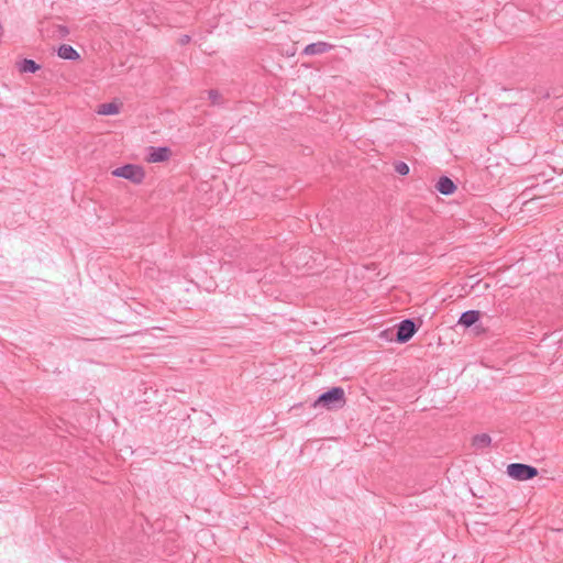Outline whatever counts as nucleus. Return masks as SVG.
I'll return each mask as SVG.
<instances>
[{
    "label": "nucleus",
    "instance_id": "1",
    "mask_svg": "<svg viewBox=\"0 0 563 563\" xmlns=\"http://www.w3.org/2000/svg\"><path fill=\"white\" fill-rule=\"evenodd\" d=\"M345 404V394L342 387H332L322 393L312 404L313 408L338 409Z\"/></svg>",
    "mask_w": 563,
    "mask_h": 563
},
{
    "label": "nucleus",
    "instance_id": "2",
    "mask_svg": "<svg viewBox=\"0 0 563 563\" xmlns=\"http://www.w3.org/2000/svg\"><path fill=\"white\" fill-rule=\"evenodd\" d=\"M420 324V320L404 319L396 325L394 340L400 344L407 343L418 332Z\"/></svg>",
    "mask_w": 563,
    "mask_h": 563
},
{
    "label": "nucleus",
    "instance_id": "3",
    "mask_svg": "<svg viewBox=\"0 0 563 563\" xmlns=\"http://www.w3.org/2000/svg\"><path fill=\"white\" fill-rule=\"evenodd\" d=\"M114 177H121L133 184H142L145 178V172L142 166L135 164H125L112 170Z\"/></svg>",
    "mask_w": 563,
    "mask_h": 563
},
{
    "label": "nucleus",
    "instance_id": "4",
    "mask_svg": "<svg viewBox=\"0 0 563 563\" xmlns=\"http://www.w3.org/2000/svg\"><path fill=\"white\" fill-rule=\"evenodd\" d=\"M538 474V468L529 464L511 463L507 466V475L516 481H529Z\"/></svg>",
    "mask_w": 563,
    "mask_h": 563
},
{
    "label": "nucleus",
    "instance_id": "5",
    "mask_svg": "<svg viewBox=\"0 0 563 563\" xmlns=\"http://www.w3.org/2000/svg\"><path fill=\"white\" fill-rule=\"evenodd\" d=\"M148 151H150V153L147 156V161L150 163L165 162L169 158V156L172 154L170 148L167 146H158V147L151 146L148 148Z\"/></svg>",
    "mask_w": 563,
    "mask_h": 563
},
{
    "label": "nucleus",
    "instance_id": "6",
    "mask_svg": "<svg viewBox=\"0 0 563 563\" xmlns=\"http://www.w3.org/2000/svg\"><path fill=\"white\" fill-rule=\"evenodd\" d=\"M479 318L481 311L467 310L460 316L457 324L463 325L464 328H471L473 325H476V323L479 321Z\"/></svg>",
    "mask_w": 563,
    "mask_h": 563
},
{
    "label": "nucleus",
    "instance_id": "7",
    "mask_svg": "<svg viewBox=\"0 0 563 563\" xmlns=\"http://www.w3.org/2000/svg\"><path fill=\"white\" fill-rule=\"evenodd\" d=\"M435 188L440 194L450 196L455 192L457 187L450 177L441 176L435 185Z\"/></svg>",
    "mask_w": 563,
    "mask_h": 563
},
{
    "label": "nucleus",
    "instance_id": "8",
    "mask_svg": "<svg viewBox=\"0 0 563 563\" xmlns=\"http://www.w3.org/2000/svg\"><path fill=\"white\" fill-rule=\"evenodd\" d=\"M333 48V45L327 42H316L307 45L303 49L306 55H320Z\"/></svg>",
    "mask_w": 563,
    "mask_h": 563
},
{
    "label": "nucleus",
    "instance_id": "9",
    "mask_svg": "<svg viewBox=\"0 0 563 563\" xmlns=\"http://www.w3.org/2000/svg\"><path fill=\"white\" fill-rule=\"evenodd\" d=\"M57 55L67 60H77L80 58L79 53L68 44H62L57 49Z\"/></svg>",
    "mask_w": 563,
    "mask_h": 563
},
{
    "label": "nucleus",
    "instance_id": "10",
    "mask_svg": "<svg viewBox=\"0 0 563 563\" xmlns=\"http://www.w3.org/2000/svg\"><path fill=\"white\" fill-rule=\"evenodd\" d=\"M18 67L21 73L34 74L41 68V65L33 59L24 58L18 64Z\"/></svg>",
    "mask_w": 563,
    "mask_h": 563
},
{
    "label": "nucleus",
    "instance_id": "11",
    "mask_svg": "<svg viewBox=\"0 0 563 563\" xmlns=\"http://www.w3.org/2000/svg\"><path fill=\"white\" fill-rule=\"evenodd\" d=\"M492 443V438L487 433H481L473 437L472 445L475 449H485Z\"/></svg>",
    "mask_w": 563,
    "mask_h": 563
},
{
    "label": "nucleus",
    "instance_id": "12",
    "mask_svg": "<svg viewBox=\"0 0 563 563\" xmlns=\"http://www.w3.org/2000/svg\"><path fill=\"white\" fill-rule=\"evenodd\" d=\"M120 111V108L114 102H107L99 106L98 113L102 115H113L118 114Z\"/></svg>",
    "mask_w": 563,
    "mask_h": 563
},
{
    "label": "nucleus",
    "instance_id": "13",
    "mask_svg": "<svg viewBox=\"0 0 563 563\" xmlns=\"http://www.w3.org/2000/svg\"><path fill=\"white\" fill-rule=\"evenodd\" d=\"M395 170L399 174V175H407L409 173V166L405 163V162H396L395 163Z\"/></svg>",
    "mask_w": 563,
    "mask_h": 563
},
{
    "label": "nucleus",
    "instance_id": "14",
    "mask_svg": "<svg viewBox=\"0 0 563 563\" xmlns=\"http://www.w3.org/2000/svg\"><path fill=\"white\" fill-rule=\"evenodd\" d=\"M57 30H58V31H57V32H58V35H59L60 37H65V36H67V35L69 34L68 27H67V26H65V25H58V26H57Z\"/></svg>",
    "mask_w": 563,
    "mask_h": 563
},
{
    "label": "nucleus",
    "instance_id": "15",
    "mask_svg": "<svg viewBox=\"0 0 563 563\" xmlns=\"http://www.w3.org/2000/svg\"><path fill=\"white\" fill-rule=\"evenodd\" d=\"M209 98L211 99V101L213 103H216L218 101V99L220 98V93L218 92V90L211 89V90H209Z\"/></svg>",
    "mask_w": 563,
    "mask_h": 563
},
{
    "label": "nucleus",
    "instance_id": "16",
    "mask_svg": "<svg viewBox=\"0 0 563 563\" xmlns=\"http://www.w3.org/2000/svg\"><path fill=\"white\" fill-rule=\"evenodd\" d=\"M190 41H191L190 35L185 34V35H181V36L179 37V40H178V44H179V45H181V46H184V45H187Z\"/></svg>",
    "mask_w": 563,
    "mask_h": 563
}]
</instances>
